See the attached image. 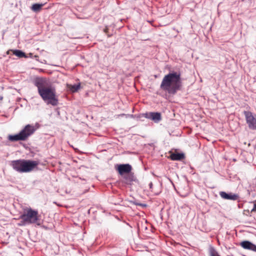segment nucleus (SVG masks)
<instances>
[{"label":"nucleus","instance_id":"nucleus-11","mask_svg":"<svg viewBox=\"0 0 256 256\" xmlns=\"http://www.w3.org/2000/svg\"><path fill=\"white\" fill-rule=\"evenodd\" d=\"M240 245L244 249L256 252V246L249 241H243L241 242Z\"/></svg>","mask_w":256,"mask_h":256},{"label":"nucleus","instance_id":"nucleus-17","mask_svg":"<svg viewBox=\"0 0 256 256\" xmlns=\"http://www.w3.org/2000/svg\"><path fill=\"white\" fill-rule=\"evenodd\" d=\"M252 212H256V204H254V208L252 209Z\"/></svg>","mask_w":256,"mask_h":256},{"label":"nucleus","instance_id":"nucleus-16","mask_svg":"<svg viewBox=\"0 0 256 256\" xmlns=\"http://www.w3.org/2000/svg\"><path fill=\"white\" fill-rule=\"evenodd\" d=\"M210 256H220L217 253L214 248H212L210 250Z\"/></svg>","mask_w":256,"mask_h":256},{"label":"nucleus","instance_id":"nucleus-5","mask_svg":"<svg viewBox=\"0 0 256 256\" xmlns=\"http://www.w3.org/2000/svg\"><path fill=\"white\" fill-rule=\"evenodd\" d=\"M35 130L34 126L27 124L18 134L9 135L8 138L10 142L25 141L34 133Z\"/></svg>","mask_w":256,"mask_h":256},{"label":"nucleus","instance_id":"nucleus-10","mask_svg":"<svg viewBox=\"0 0 256 256\" xmlns=\"http://www.w3.org/2000/svg\"><path fill=\"white\" fill-rule=\"evenodd\" d=\"M220 195L222 198L224 200H236L239 198V196L237 194L232 193L227 194L224 192H220Z\"/></svg>","mask_w":256,"mask_h":256},{"label":"nucleus","instance_id":"nucleus-15","mask_svg":"<svg viewBox=\"0 0 256 256\" xmlns=\"http://www.w3.org/2000/svg\"><path fill=\"white\" fill-rule=\"evenodd\" d=\"M13 54L19 58H22L25 56L24 53L20 50H14Z\"/></svg>","mask_w":256,"mask_h":256},{"label":"nucleus","instance_id":"nucleus-19","mask_svg":"<svg viewBox=\"0 0 256 256\" xmlns=\"http://www.w3.org/2000/svg\"><path fill=\"white\" fill-rule=\"evenodd\" d=\"M242 1H244V0H242Z\"/></svg>","mask_w":256,"mask_h":256},{"label":"nucleus","instance_id":"nucleus-3","mask_svg":"<svg viewBox=\"0 0 256 256\" xmlns=\"http://www.w3.org/2000/svg\"><path fill=\"white\" fill-rule=\"evenodd\" d=\"M39 164L36 160H18L12 162V166L14 170L19 172H29L37 168Z\"/></svg>","mask_w":256,"mask_h":256},{"label":"nucleus","instance_id":"nucleus-8","mask_svg":"<svg viewBox=\"0 0 256 256\" xmlns=\"http://www.w3.org/2000/svg\"><path fill=\"white\" fill-rule=\"evenodd\" d=\"M144 115L146 118L150 119L155 122H158L162 120V116L160 112H150L146 113Z\"/></svg>","mask_w":256,"mask_h":256},{"label":"nucleus","instance_id":"nucleus-1","mask_svg":"<svg viewBox=\"0 0 256 256\" xmlns=\"http://www.w3.org/2000/svg\"><path fill=\"white\" fill-rule=\"evenodd\" d=\"M34 83L38 88L39 95L47 104H50L53 106L58 105V99L56 98V89L45 78H36Z\"/></svg>","mask_w":256,"mask_h":256},{"label":"nucleus","instance_id":"nucleus-4","mask_svg":"<svg viewBox=\"0 0 256 256\" xmlns=\"http://www.w3.org/2000/svg\"><path fill=\"white\" fill-rule=\"evenodd\" d=\"M40 216L37 210L31 208H26L24 210L22 214L20 216V218L22 220L20 226L36 223L40 220Z\"/></svg>","mask_w":256,"mask_h":256},{"label":"nucleus","instance_id":"nucleus-2","mask_svg":"<svg viewBox=\"0 0 256 256\" xmlns=\"http://www.w3.org/2000/svg\"><path fill=\"white\" fill-rule=\"evenodd\" d=\"M182 87L180 74L174 72L165 75L162 78L160 88L170 94H174Z\"/></svg>","mask_w":256,"mask_h":256},{"label":"nucleus","instance_id":"nucleus-13","mask_svg":"<svg viewBox=\"0 0 256 256\" xmlns=\"http://www.w3.org/2000/svg\"><path fill=\"white\" fill-rule=\"evenodd\" d=\"M66 87L72 92H78V90L80 89V83L78 84H74V85L67 84Z\"/></svg>","mask_w":256,"mask_h":256},{"label":"nucleus","instance_id":"nucleus-12","mask_svg":"<svg viewBox=\"0 0 256 256\" xmlns=\"http://www.w3.org/2000/svg\"><path fill=\"white\" fill-rule=\"evenodd\" d=\"M170 158L173 160H180L184 158V155L181 153H172L170 154Z\"/></svg>","mask_w":256,"mask_h":256},{"label":"nucleus","instance_id":"nucleus-18","mask_svg":"<svg viewBox=\"0 0 256 256\" xmlns=\"http://www.w3.org/2000/svg\"><path fill=\"white\" fill-rule=\"evenodd\" d=\"M152 186H153L152 182H150L149 184V187H150V189H152Z\"/></svg>","mask_w":256,"mask_h":256},{"label":"nucleus","instance_id":"nucleus-7","mask_svg":"<svg viewBox=\"0 0 256 256\" xmlns=\"http://www.w3.org/2000/svg\"><path fill=\"white\" fill-rule=\"evenodd\" d=\"M116 170L118 174L122 176L124 174H126L130 172L132 170V166L130 164H120L115 166Z\"/></svg>","mask_w":256,"mask_h":256},{"label":"nucleus","instance_id":"nucleus-14","mask_svg":"<svg viewBox=\"0 0 256 256\" xmlns=\"http://www.w3.org/2000/svg\"><path fill=\"white\" fill-rule=\"evenodd\" d=\"M43 6V4H34L32 6L31 10L34 12H38L42 10Z\"/></svg>","mask_w":256,"mask_h":256},{"label":"nucleus","instance_id":"nucleus-9","mask_svg":"<svg viewBox=\"0 0 256 256\" xmlns=\"http://www.w3.org/2000/svg\"><path fill=\"white\" fill-rule=\"evenodd\" d=\"M124 182L128 185H132L134 182H138V180L134 174H128L124 176Z\"/></svg>","mask_w":256,"mask_h":256},{"label":"nucleus","instance_id":"nucleus-6","mask_svg":"<svg viewBox=\"0 0 256 256\" xmlns=\"http://www.w3.org/2000/svg\"><path fill=\"white\" fill-rule=\"evenodd\" d=\"M244 114L248 128L252 130H256V116H254L251 112L248 111H244Z\"/></svg>","mask_w":256,"mask_h":256}]
</instances>
